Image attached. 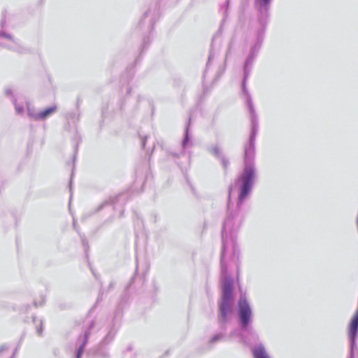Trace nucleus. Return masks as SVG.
<instances>
[{"label":"nucleus","mask_w":358,"mask_h":358,"mask_svg":"<svg viewBox=\"0 0 358 358\" xmlns=\"http://www.w3.org/2000/svg\"><path fill=\"white\" fill-rule=\"evenodd\" d=\"M233 291V281L232 280H226L223 285L222 288V298L225 299H233L232 296Z\"/></svg>","instance_id":"3"},{"label":"nucleus","mask_w":358,"mask_h":358,"mask_svg":"<svg viewBox=\"0 0 358 358\" xmlns=\"http://www.w3.org/2000/svg\"><path fill=\"white\" fill-rule=\"evenodd\" d=\"M254 358H270L262 346H258L253 349Z\"/></svg>","instance_id":"6"},{"label":"nucleus","mask_w":358,"mask_h":358,"mask_svg":"<svg viewBox=\"0 0 358 358\" xmlns=\"http://www.w3.org/2000/svg\"><path fill=\"white\" fill-rule=\"evenodd\" d=\"M239 315L243 327H245L251 317V310L245 297H241L238 301Z\"/></svg>","instance_id":"2"},{"label":"nucleus","mask_w":358,"mask_h":358,"mask_svg":"<svg viewBox=\"0 0 358 358\" xmlns=\"http://www.w3.org/2000/svg\"><path fill=\"white\" fill-rule=\"evenodd\" d=\"M254 178V171L252 168L246 167L238 181L242 182L241 190L239 195V200L243 201L249 194Z\"/></svg>","instance_id":"1"},{"label":"nucleus","mask_w":358,"mask_h":358,"mask_svg":"<svg viewBox=\"0 0 358 358\" xmlns=\"http://www.w3.org/2000/svg\"><path fill=\"white\" fill-rule=\"evenodd\" d=\"M56 110H57V106H55L50 107L48 108H46L44 110H43L41 113L37 114L36 119H41V120L45 119L48 116L54 113Z\"/></svg>","instance_id":"5"},{"label":"nucleus","mask_w":358,"mask_h":358,"mask_svg":"<svg viewBox=\"0 0 358 358\" xmlns=\"http://www.w3.org/2000/svg\"><path fill=\"white\" fill-rule=\"evenodd\" d=\"M81 354H82V349L80 348L78 352V356H77V358H80V356H81Z\"/></svg>","instance_id":"7"},{"label":"nucleus","mask_w":358,"mask_h":358,"mask_svg":"<svg viewBox=\"0 0 358 358\" xmlns=\"http://www.w3.org/2000/svg\"><path fill=\"white\" fill-rule=\"evenodd\" d=\"M233 299H225L222 297V303L220 306V313L222 317H225L228 311L231 309Z\"/></svg>","instance_id":"4"},{"label":"nucleus","mask_w":358,"mask_h":358,"mask_svg":"<svg viewBox=\"0 0 358 358\" xmlns=\"http://www.w3.org/2000/svg\"><path fill=\"white\" fill-rule=\"evenodd\" d=\"M222 165H223L224 168L226 169L227 166V162L226 161H223L222 162Z\"/></svg>","instance_id":"8"}]
</instances>
